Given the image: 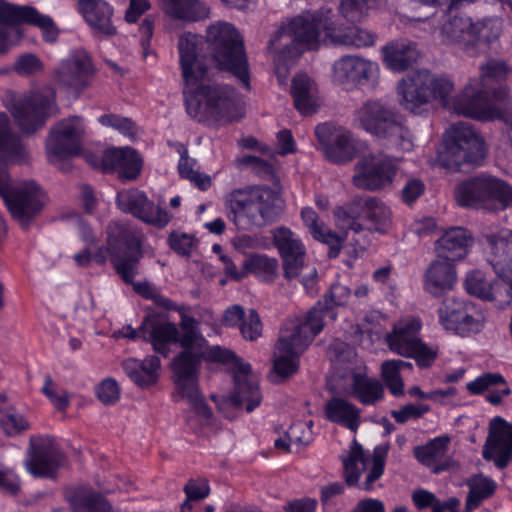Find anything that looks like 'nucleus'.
<instances>
[{"mask_svg": "<svg viewBox=\"0 0 512 512\" xmlns=\"http://www.w3.org/2000/svg\"><path fill=\"white\" fill-rule=\"evenodd\" d=\"M197 42V36L191 33L182 35L178 41L186 113L207 127L239 122L245 116V106L238 98L235 87L203 82L207 76V66L199 59Z\"/></svg>", "mask_w": 512, "mask_h": 512, "instance_id": "obj_1", "label": "nucleus"}, {"mask_svg": "<svg viewBox=\"0 0 512 512\" xmlns=\"http://www.w3.org/2000/svg\"><path fill=\"white\" fill-rule=\"evenodd\" d=\"M24 157L21 140L11 132L7 114L0 112V196L11 216L27 230L43 208L38 198L39 186L34 181H29L20 187H13L7 163L8 160L21 163Z\"/></svg>", "mask_w": 512, "mask_h": 512, "instance_id": "obj_2", "label": "nucleus"}, {"mask_svg": "<svg viewBox=\"0 0 512 512\" xmlns=\"http://www.w3.org/2000/svg\"><path fill=\"white\" fill-rule=\"evenodd\" d=\"M198 320L186 319L182 323V350L173 358L170 368L177 394L187 400L193 413L205 420L213 417L199 387V370L204 357L202 346L206 343Z\"/></svg>", "mask_w": 512, "mask_h": 512, "instance_id": "obj_3", "label": "nucleus"}, {"mask_svg": "<svg viewBox=\"0 0 512 512\" xmlns=\"http://www.w3.org/2000/svg\"><path fill=\"white\" fill-rule=\"evenodd\" d=\"M208 50L220 71L231 74L246 91L251 90V73L244 39L235 26L219 21L206 30Z\"/></svg>", "mask_w": 512, "mask_h": 512, "instance_id": "obj_4", "label": "nucleus"}, {"mask_svg": "<svg viewBox=\"0 0 512 512\" xmlns=\"http://www.w3.org/2000/svg\"><path fill=\"white\" fill-rule=\"evenodd\" d=\"M143 236L131 228L120 226L109 233L106 251L115 272L127 285H132L136 294L145 300H152L157 288L148 281L135 282L138 266L144 256Z\"/></svg>", "mask_w": 512, "mask_h": 512, "instance_id": "obj_5", "label": "nucleus"}, {"mask_svg": "<svg viewBox=\"0 0 512 512\" xmlns=\"http://www.w3.org/2000/svg\"><path fill=\"white\" fill-rule=\"evenodd\" d=\"M360 126L367 133L402 151L413 149L412 133L407 121L395 108L381 101L369 100L357 112Z\"/></svg>", "mask_w": 512, "mask_h": 512, "instance_id": "obj_6", "label": "nucleus"}, {"mask_svg": "<svg viewBox=\"0 0 512 512\" xmlns=\"http://www.w3.org/2000/svg\"><path fill=\"white\" fill-rule=\"evenodd\" d=\"M486 155L483 136L471 124L458 122L444 133L437 161L443 168L457 172L463 165L481 166Z\"/></svg>", "mask_w": 512, "mask_h": 512, "instance_id": "obj_7", "label": "nucleus"}, {"mask_svg": "<svg viewBox=\"0 0 512 512\" xmlns=\"http://www.w3.org/2000/svg\"><path fill=\"white\" fill-rule=\"evenodd\" d=\"M277 195L268 186L233 190L227 198L230 217L242 230L262 227L276 216Z\"/></svg>", "mask_w": 512, "mask_h": 512, "instance_id": "obj_8", "label": "nucleus"}, {"mask_svg": "<svg viewBox=\"0 0 512 512\" xmlns=\"http://www.w3.org/2000/svg\"><path fill=\"white\" fill-rule=\"evenodd\" d=\"M336 226L345 231L360 233L364 230L387 233L391 225V211L376 197H356L337 206L333 211Z\"/></svg>", "mask_w": 512, "mask_h": 512, "instance_id": "obj_9", "label": "nucleus"}, {"mask_svg": "<svg viewBox=\"0 0 512 512\" xmlns=\"http://www.w3.org/2000/svg\"><path fill=\"white\" fill-rule=\"evenodd\" d=\"M454 84L446 77L435 76L428 70L419 71L402 79L397 86L401 106L415 114L422 115L432 100L446 103Z\"/></svg>", "mask_w": 512, "mask_h": 512, "instance_id": "obj_10", "label": "nucleus"}, {"mask_svg": "<svg viewBox=\"0 0 512 512\" xmlns=\"http://www.w3.org/2000/svg\"><path fill=\"white\" fill-rule=\"evenodd\" d=\"M334 18V11L328 7L304 11L283 22L280 31L291 38L299 53L313 51L319 48L322 32L331 40Z\"/></svg>", "mask_w": 512, "mask_h": 512, "instance_id": "obj_11", "label": "nucleus"}, {"mask_svg": "<svg viewBox=\"0 0 512 512\" xmlns=\"http://www.w3.org/2000/svg\"><path fill=\"white\" fill-rule=\"evenodd\" d=\"M509 100V88L484 87V84L469 83L453 99V109L458 115L475 120H492L500 114L497 105H505Z\"/></svg>", "mask_w": 512, "mask_h": 512, "instance_id": "obj_12", "label": "nucleus"}, {"mask_svg": "<svg viewBox=\"0 0 512 512\" xmlns=\"http://www.w3.org/2000/svg\"><path fill=\"white\" fill-rule=\"evenodd\" d=\"M455 199L459 206L465 208L493 201L501 209H507L512 206V186L496 176L480 173L456 186Z\"/></svg>", "mask_w": 512, "mask_h": 512, "instance_id": "obj_13", "label": "nucleus"}, {"mask_svg": "<svg viewBox=\"0 0 512 512\" xmlns=\"http://www.w3.org/2000/svg\"><path fill=\"white\" fill-rule=\"evenodd\" d=\"M422 329L420 318L411 317L394 325L386 336L391 352L405 358L414 359L420 369L430 368L437 358L438 351L428 346L419 337Z\"/></svg>", "mask_w": 512, "mask_h": 512, "instance_id": "obj_14", "label": "nucleus"}, {"mask_svg": "<svg viewBox=\"0 0 512 512\" xmlns=\"http://www.w3.org/2000/svg\"><path fill=\"white\" fill-rule=\"evenodd\" d=\"M21 23L40 28L46 42L53 43L58 38L59 31L50 16L41 14L31 6H18L0 0V53L9 48V27Z\"/></svg>", "mask_w": 512, "mask_h": 512, "instance_id": "obj_15", "label": "nucleus"}, {"mask_svg": "<svg viewBox=\"0 0 512 512\" xmlns=\"http://www.w3.org/2000/svg\"><path fill=\"white\" fill-rule=\"evenodd\" d=\"M57 110L56 93L53 89L31 90L15 102L12 115L25 133H35Z\"/></svg>", "mask_w": 512, "mask_h": 512, "instance_id": "obj_16", "label": "nucleus"}, {"mask_svg": "<svg viewBox=\"0 0 512 512\" xmlns=\"http://www.w3.org/2000/svg\"><path fill=\"white\" fill-rule=\"evenodd\" d=\"M85 134V122L81 116L73 115L58 121L49 131L46 150L49 160H68L78 156Z\"/></svg>", "mask_w": 512, "mask_h": 512, "instance_id": "obj_17", "label": "nucleus"}, {"mask_svg": "<svg viewBox=\"0 0 512 512\" xmlns=\"http://www.w3.org/2000/svg\"><path fill=\"white\" fill-rule=\"evenodd\" d=\"M478 306L464 299H446L439 308V321L443 328L461 337L477 334L484 327Z\"/></svg>", "mask_w": 512, "mask_h": 512, "instance_id": "obj_18", "label": "nucleus"}, {"mask_svg": "<svg viewBox=\"0 0 512 512\" xmlns=\"http://www.w3.org/2000/svg\"><path fill=\"white\" fill-rule=\"evenodd\" d=\"M64 461V454L49 435H31L26 452V469L34 477L52 479Z\"/></svg>", "mask_w": 512, "mask_h": 512, "instance_id": "obj_19", "label": "nucleus"}, {"mask_svg": "<svg viewBox=\"0 0 512 512\" xmlns=\"http://www.w3.org/2000/svg\"><path fill=\"white\" fill-rule=\"evenodd\" d=\"M481 243L487 262L512 291V230L501 228L484 233Z\"/></svg>", "mask_w": 512, "mask_h": 512, "instance_id": "obj_20", "label": "nucleus"}, {"mask_svg": "<svg viewBox=\"0 0 512 512\" xmlns=\"http://www.w3.org/2000/svg\"><path fill=\"white\" fill-rule=\"evenodd\" d=\"M353 184L357 188L376 191L390 185L398 171L395 159L388 155L370 154L362 158L355 167Z\"/></svg>", "mask_w": 512, "mask_h": 512, "instance_id": "obj_21", "label": "nucleus"}, {"mask_svg": "<svg viewBox=\"0 0 512 512\" xmlns=\"http://www.w3.org/2000/svg\"><path fill=\"white\" fill-rule=\"evenodd\" d=\"M315 136L325 157L332 163L345 164L357 154V145L353 134L332 123H320L315 128Z\"/></svg>", "mask_w": 512, "mask_h": 512, "instance_id": "obj_22", "label": "nucleus"}, {"mask_svg": "<svg viewBox=\"0 0 512 512\" xmlns=\"http://www.w3.org/2000/svg\"><path fill=\"white\" fill-rule=\"evenodd\" d=\"M117 205L123 212L158 229L165 228L172 219V215L166 209L156 206L146 193L139 189L119 192Z\"/></svg>", "mask_w": 512, "mask_h": 512, "instance_id": "obj_23", "label": "nucleus"}, {"mask_svg": "<svg viewBox=\"0 0 512 512\" xmlns=\"http://www.w3.org/2000/svg\"><path fill=\"white\" fill-rule=\"evenodd\" d=\"M272 242L282 260L283 274L286 279L299 276L304 265L306 247L298 234L286 226L271 231Z\"/></svg>", "mask_w": 512, "mask_h": 512, "instance_id": "obj_24", "label": "nucleus"}, {"mask_svg": "<svg viewBox=\"0 0 512 512\" xmlns=\"http://www.w3.org/2000/svg\"><path fill=\"white\" fill-rule=\"evenodd\" d=\"M144 341L151 344L154 355L170 357L172 345L182 347L183 331L174 322H161L156 315H146L139 327Z\"/></svg>", "mask_w": 512, "mask_h": 512, "instance_id": "obj_25", "label": "nucleus"}, {"mask_svg": "<svg viewBox=\"0 0 512 512\" xmlns=\"http://www.w3.org/2000/svg\"><path fill=\"white\" fill-rule=\"evenodd\" d=\"M482 456L493 461L498 469L506 468L512 461V424L500 416L490 423Z\"/></svg>", "mask_w": 512, "mask_h": 512, "instance_id": "obj_26", "label": "nucleus"}, {"mask_svg": "<svg viewBox=\"0 0 512 512\" xmlns=\"http://www.w3.org/2000/svg\"><path fill=\"white\" fill-rule=\"evenodd\" d=\"M333 68L335 79L342 85L374 87L378 77L377 64L357 56H343Z\"/></svg>", "mask_w": 512, "mask_h": 512, "instance_id": "obj_27", "label": "nucleus"}, {"mask_svg": "<svg viewBox=\"0 0 512 512\" xmlns=\"http://www.w3.org/2000/svg\"><path fill=\"white\" fill-rule=\"evenodd\" d=\"M101 164L105 172H116L122 182H127L140 176L143 158L135 148L114 147L103 152Z\"/></svg>", "mask_w": 512, "mask_h": 512, "instance_id": "obj_28", "label": "nucleus"}, {"mask_svg": "<svg viewBox=\"0 0 512 512\" xmlns=\"http://www.w3.org/2000/svg\"><path fill=\"white\" fill-rule=\"evenodd\" d=\"M483 28L482 21L474 22L469 16L455 13L443 23L441 34L447 43L456 44L467 50L478 44Z\"/></svg>", "mask_w": 512, "mask_h": 512, "instance_id": "obj_29", "label": "nucleus"}, {"mask_svg": "<svg viewBox=\"0 0 512 512\" xmlns=\"http://www.w3.org/2000/svg\"><path fill=\"white\" fill-rule=\"evenodd\" d=\"M231 365L236 369L233 376L234 389L230 395L231 403L237 408L245 405L248 413L253 412L261 404L262 395L258 384L249 379L252 367L241 358Z\"/></svg>", "mask_w": 512, "mask_h": 512, "instance_id": "obj_30", "label": "nucleus"}, {"mask_svg": "<svg viewBox=\"0 0 512 512\" xmlns=\"http://www.w3.org/2000/svg\"><path fill=\"white\" fill-rule=\"evenodd\" d=\"M338 313L330 306H325L319 300L307 312L305 320L298 324L294 331L289 335L291 340L299 342L298 347L307 348L314 340L315 336L321 333L324 328L326 319L330 321L336 320Z\"/></svg>", "mask_w": 512, "mask_h": 512, "instance_id": "obj_31", "label": "nucleus"}, {"mask_svg": "<svg viewBox=\"0 0 512 512\" xmlns=\"http://www.w3.org/2000/svg\"><path fill=\"white\" fill-rule=\"evenodd\" d=\"M93 73L91 59L83 55H74L63 60L56 72L58 82L77 91L83 90Z\"/></svg>", "mask_w": 512, "mask_h": 512, "instance_id": "obj_32", "label": "nucleus"}, {"mask_svg": "<svg viewBox=\"0 0 512 512\" xmlns=\"http://www.w3.org/2000/svg\"><path fill=\"white\" fill-rule=\"evenodd\" d=\"M122 369L137 387L149 388L159 381L161 360L157 355H147L144 359L129 357L122 362Z\"/></svg>", "mask_w": 512, "mask_h": 512, "instance_id": "obj_33", "label": "nucleus"}, {"mask_svg": "<svg viewBox=\"0 0 512 512\" xmlns=\"http://www.w3.org/2000/svg\"><path fill=\"white\" fill-rule=\"evenodd\" d=\"M466 389L471 395H482L489 393L485 400L493 406H499L503 402V397L512 393L504 376L498 372H485L466 384Z\"/></svg>", "mask_w": 512, "mask_h": 512, "instance_id": "obj_34", "label": "nucleus"}, {"mask_svg": "<svg viewBox=\"0 0 512 512\" xmlns=\"http://www.w3.org/2000/svg\"><path fill=\"white\" fill-rule=\"evenodd\" d=\"M456 278L454 262L437 256L425 272L424 288L431 295L439 297L453 288Z\"/></svg>", "mask_w": 512, "mask_h": 512, "instance_id": "obj_35", "label": "nucleus"}, {"mask_svg": "<svg viewBox=\"0 0 512 512\" xmlns=\"http://www.w3.org/2000/svg\"><path fill=\"white\" fill-rule=\"evenodd\" d=\"M472 243L473 238L469 230L451 227L437 240V256L451 262L462 260L467 256Z\"/></svg>", "mask_w": 512, "mask_h": 512, "instance_id": "obj_36", "label": "nucleus"}, {"mask_svg": "<svg viewBox=\"0 0 512 512\" xmlns=\"http://www.w3.org/2000/svg\"><path fill=\"white\" fill-rule=\"evenodd\" d=\"M419 57L417 45L411 41H391L382 48L383 63L387 69L393 72L408 70Z\"/></svg>", "mask_w": 512, "mask_h": 512, "instance_id": "obj_37", "label": "nucleus"}, {"mask_svg": "<svg viewBox=\"0 0 512 512\" xmlns=\"http://www.w3.org/2000/svg\"><path fill=\"white\" fill-rule=\"evenodd\" d=\"M326 420L356 432L361 424V409L349 400L333 396L323 407Z\"/></svg>", "mask_w": 512, "mask_h": 512, "instance_id": "obj_38", "label": "nucleus"}, {"mask_svg": "<svg viewBox=\"0 0 512 512\" xmlns=\"http://www.w3.org/2000/svg\"><path fill=\"white\" fill-rule=\"evenodd\" d=\"M350 395L363 406H373L384 399L385 390L376 377H370L363 372H353Z\"/></svg>", "mask_w": 512, "mask_h": 512, "instance_id": "obj_39", "label": "nucleus"}, {"mask_svg": "<svg viewBox=\"0 0 512 512\" xmlns=\"http://www.w3.org/2000/svg\"><path fill=\"white\" fill-rule=\"evenodd\" d=\"M79 10L86 22L99 32L111 36L116 33L112 24L113 7L103 0H79Z\"/></svg>", "mask_w": 512, "mask_h": 512, "instance_id": "obj_40", "label": "nucleus"}, {"mask_svg": "<svg viewBox=\"0 0 512 512\" xmlns=\"http://www.w3.org/2000/svg\"><path fill=\"white\" fill-rule=\"evenodd\" d=\"M73 512H114L108 499L91 488L77 487L66 492Z\"/></svg>", "mask_w": 512, "mask_h": 512, "instance_id": "obj_41", "label": "nucleus"}, {"mask_svg": "<svg viewBox=\"0 0 512 512\" xmlns=\"http://www.w3.org/2000/svg\"><path fill=\"white\" fill-rule=\"evenodd\" d=\"M163 13L174 20L193 23L205 19L209 9L201 0H160Z\"/></svg>", "mask_w": 512, "mask_h": 512, "instance_id": "obj_42", "label": "nucleus"}, {"mask_svg": "<svg viewBox=\"0 0 512 512\" xmlns=\"http://www.w3.org/2000/svg\"><path fill=\"white\" fill-rule=\"evenodd\" d=\"M316 84L306 73H297L291 82V96L295 109L304 116L317 112Z\"/></svg>", "mask_w": 512, "mask_h": 512, "instance_id": "obj_43", "label": "nucleus"}, {"mask_svg": "<svg viewBox=\"0 0 512 512\" xmlns=\"http://www.w3.org/2000/svg\"><path fill=\"white\" fill-rule=\"evenodd\" d=\"M299 342L292 341L290 336H281L276 344L280 356L275 358L273 371L282 378L292 376L299 368V356L306 348L298 347Z\"/></svg>", "mask_w": 512, "mask_h": 512, "instance_id": "obj_44", "label": "nucleus"}, {"mask_svg": "<svg viewBox=\"0 0 512 512\" xmlns=\"http://www.w3.org/2000/svg\"><path fill=\"white\" fill-rule=\"evenodd\" d=\"M377 35L369 30L351 24L344 26L333 20V35L331 41L335 44L354 46L357 48L370 47L375 44Z\"/></svg>", "mask_w": 512, "mask_h": 512, "instance_id": "obj_45", "label": "nucleus"}, {"mask_svg": "<svg viewBox=\"0 0 512 512\" xmlns=\"http://www.w3.org/2000/svg\"><path fill=\"white\" fill-rule=\"evenodd\" d=\"M467 486L469 491L465 506L468 511L477 509L483 501L493 497L497 490L496 481L482 473L470 477L467 480Z\"/></svg>", "mask_w": 512, "mask_h": 512, "instance_id": "obj_46", "label": "nucleus"}, {"mask_svg": "<svg viewBox=\"0 0 512 512\" xmlns=\"http://www.w3.org/2000/svg\"><path fill=\"white\" fill-rule=\"evenodd\" d=\"M413 370V364L401 359L386 360L381 365V377L385 386L395 397L404 395V382L401 371Z\"/></svg>", "mask_w": 512, "mask_h": 512, "instance_id": "obj_47", "label": "nucleus"}, {"mask_svg": "<svg viewBox=\"0 0 512 512\" xmlns=\"http://www.w3.org/2000/svg\"><path fill=\"white\" fill-rule=\"evenodd\" d=\"M367 458L364 453L363 446L353 440L350 446L348 456L342 459L343 464V476L345 483L350 487L358 485L362 470L358 464L361 463L363 467L366 465Z\"/></svg>", "mask_w": 512, "mask_h": 512, "instance_id": "obj_48", "label": "nucleus"}, {"mask_svg": "<svg viewBox=\"0 0 512 512\" xmlns=\"http://www.w3.org/2000/svg\"><path fill=\"white\" fill-rule=\"evenodd\" d=\"M464 286L470 295L484 300L496 298L497 281L488 280L486 274L481 270H473L466 276Z\"/></svg>", "mask_w": 512, "mask_h": 512, "instance_id": "obj_49", "label": "nucleus"}, {"mask_svg": "<svg viewBox=\"0 0 512 512\" xmlns=\"http://www.w3.org/2000/svg\"><path fill=\"white\" fill-rule=\"evenodd\" d=\"M451 438L448 435H440L430 439L426 444L416 446L413 450L417 461L429 466L437 458L445 455L448 450Z\"/></svg>", "mask_w": 512, "mask_h": 512, "instance_id": "obj_50", "label": "nucleus"}, {"mask_svg": "<svg viewBox=\"0 0 512 512\" xmlns=\"http://www.w3.org/2000/svg\"><path fill=\"white\" fill-rule=\"evenodd\" d=\"M246 277L249 274L263 276L266 281H272L278 269L276 258L266 254L253 253L244 260Z\"/></svg>", "mask_w": 512, "mask_h": 512, "instance_id": "obj_51", "label": "nucleus"}, {"mask_svg": "<svg viewBox=\"0 0 512 512\" xmlns=\"http://www.w3.org/2000/svg\"><path fill=\"white\" fill-rule=\"evenodd\" d=\"M512 73V69L503 60L488 59L485 64L480 66V77L481 82L479 84H486L495 82L496 87L507 86L504 82L507 80L509 74Z\"/></svg>", "mask_w": 512, "mask_h": 512, "instance_id": "obj_52", "label": "nucleus"}, {"mask_svg": "<svg viewBox=\"0 0 512 512\" xmlns=\"http://www.w3.org/2000/svg\"><path fill=\"white\" fill-rule=\"evenodd\" d=\"M98 122L102 126L112 128L126 137H135L138 132L137 124L129 117L106 113L98 118Z\"/></svg>", "mask_w": 512, "mask_h": 512, "instance_id": "obj_53", "label": "nucleus"}, {"mask_svg": "<svg viewBox=\"0 0 512 512\" xmlns=\"http://www.w3.org/2000/svg\"><path fill=\"white\" fill-rule=\"evenodd\" d=\"M374 3L375 0H341L339 12L348 22H359Z\"/></svg>", "mask_w": 512, "mask_h": 512, "instance_id": "obj_54", "label": "nucleus"}, {"mask_svg": "<svg viewBox=\"0 0 512 512\" xmlns=\"http://www.w3.org/2000/svg\"><path fill=\"white\" fill-rule=\"evenodd\" d=\"M97 399L105 406L115 405L121 398V388L113 377L104 378L94 388Z\"/></svg>", "mask_w": 512, "mask_h": 512, "instance_id": "obj_55", "label": "nucleus"}, {"mask_svg": "<svg viewBox=\"0 0 512 512\" xmlns=\"http://www.w3.org/2000/svg\"><path fill=\"white\" fill-rule=\"evenodd\" d=\"M0 426L8 436H16L30 428L28 420L16 411H7L0 418Z\"/></svg>", "mask_w": 512, "mask_h": 512, "instance_id": "obj_56", "label": "nucleus"}, {"mask_svg": "<svg viewBox=\"0 0 512 512\" xmlns=\"http://www.w3.org/2000/svg\"><path fill=\"white\" fill-rule=\"evenodd\" d=\"M351 296V290L345 285L335 283L324 294L321 300L325 306H330L336 310V307H344Z\"/></svg>", "mask_w": 512, "mask_h": 512, "instance_id": "obj_57", "label": "nucleus"}, {"mask_svg": "<svg viewBox=\"0 0 512 512\" xmlns=\"http://www.w3.org/2000/svg\"><path fill=\"white\" fill-rule=\"evenodd\" d=\"M312 237L314 240L326 244L329 247V258H336L339 255L345 240V237L340 236L331 229L325 228V226L319 229V234H314Z\"/></svg>", "mask_w": 512, "mask_h": 512, "instance_id": "obj_58", "label": "nucleus"}, {"mask_svg": "<svg viewBox=\"0 0 512 512\" xmlns=\"http://www.w3.org/2000/svg\"><path fill=\"white\" fill-rule=\"evenodd\" d=\"M169 248L180 256L191 255L194 242L193 237L185 232L172 231L167 239Z\"/></svg>", "mask_w": 512, "mask_h": 512, "instance_id": "obj_59", "label": "nucleus"}, {"mask_svg": "<svg viewBox=\"0 0 512 512\" xmlns=\"http://www.w3.org/2000/svg\"><path fill=\"white\" fill-rule=\"evenodd\" d=\"M242 336L246 340L254 341L262 334V322L255 309H250L248 315L239 327Z\"/></svg>", "mask_w": 512, "mask_h": 512, "instance_id": "obj_60", "label": "nucleus"}, {"mask_svg": "<svg viewBox=\"0 0 512 512\" xmlns=\"http://www.w3.org/2000/svg\"><path fill=\"white\" fill-rule=\"evenodd\" d=\"M311 427L312 421L309 425L302 421L293 422L286 431V436L295 444L308 446L312 442Z\"/></svg>", "mask_w": 512, "mask_h": 512, "instance_id": "obj_61", "label": "nucleus"}, {"mask_svg": "<svg viewBox=\"0 0 512 512\" xmlns=\"http://www.w3.org/2000/svg\"><path fill=\"white\" fill-rule=\"evenodd\" d=\"M41 392L49 399L56 410L64 412L70 405V399L66 392L58 394L54 389V383L51 376L47 375Z\"/></svg>", "mask_w": 512, "mask_h": 512, "instance_id": "obj_62", "label": "nucleus"}, {"mask_svg": "<svg viewBox=\"0 0 512 512\" xmlns=\"http://www.w3.org/2000/svg\"><path fill=\"white\" fill-rule=\"evenodd\" d=\"M430 411L429 405L409 403L401 407L399 410H392L391 416L398 424H404L409 419L420 418Z\"/></svg>", "mask_w": 512, "mask_h": 512, "instance_id": "obj_63", "label": "nucleus"}, {"mask_svg": "<svg viewBox=\"0 0 512 512\" xmlns=\"http://www.w3.org/2000/svg\"><path fill=\"white\" fill-rule=\"evenodd\" d=\"M43 69V64L40 59L31 53H26L17 59L14 65V70L19 75L30 76Z\"/></svg>", "mask_w": 512, "mask_h": 512, "instance_id": "obj_64", "label": "nucleus"}]
</instances>
